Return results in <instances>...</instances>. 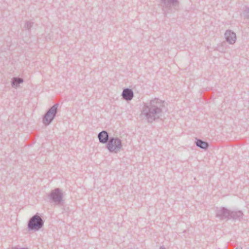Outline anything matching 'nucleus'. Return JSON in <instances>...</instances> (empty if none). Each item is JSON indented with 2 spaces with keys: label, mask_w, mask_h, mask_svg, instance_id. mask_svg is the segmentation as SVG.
Segmentation results:
<instances>
[{
  "label": "nucleus",
  "mask_w": 249,
  "mask_h": 249,
  "mask_svg": "<svg viewBox=\"0 0 249 249\" xmlns=\"http://www.w3.org/2000/svg\"><path fill=\"white\" fill-rule=\"evenodd\" d=\"M243 213L241 211H231L230 213V219L234 220L240 221L243 219Z\"/></svg>",
  "instance_id": "11"
},
{
  "label": "nucleus",
  "mask_w": 249,
  "mask_h": 249,
  "mask_svg": "<svg viewBox=\"0 0 249 249\" xmlns=\"http://www.w3.org/2000/svg\"><path fill=\"white\" fill-rule=\"evenodd\" d=\"M15 249H28L27 248H20V249H17V248H15Z\"/></svg>",
  "instance_id": "17"
},
{
  "label": "nucleus",
  "mask_w": 249,
  "mask_h": 249,
  "mask_svg": "<svg viewBox=\"0 0 249 249\" xmlns=\"http://www.w3.org/2000/svg\"><path fill=\"white\" fill-rule=\"evenodd\" d=\"M218 51H220V52H223V50H222V49H220V48H219Z\"/></svg>",
  "instance_id": "18"
},
{
  "label": "nucleus",
  "mask_w": 249,
  "mask_h": 249,
  "mask_svg": "<svg viewBox=\"0 0 249 249\" xmlns=\"http://www.w3.org/2000/svg\"><path fill=\"white\" fill-rule=\"evenodd\" d=\"M244 15L245 18H249V8H246L244 11Z\"/></svg>",
  "instance_id": "15"
},
{
  "label": "nucleus",
  "mask_w": 249,
  "mask_h": 249,
  "mask_svg": "<svg viewBox=\"0 0 249 249\" xmlns=\"http://www.w3.org/2000/svg\"><path fill=\"white\" fill-rule=\"evenodd\" d=\"M218 51H220V52H223V50H222V49H220V48H219Z\"/></svg>",
  "instance_id": "19"
},
{
  "label": "nucleus",
  "mask_w": 249,
  "mask_h": 249,
  "mask_svg": "<svg viewBox=\"0 0 249 249\" xmlns=\"http://www.w3.org/2000/svg\"><path fill=\"white\" fill-rule=\"evenodd\" d=\"M160 5L163 14L166 16L170 11L177 9L179 6V1L178 0H160Z\"/></svg>",
  "instance_id": "2"
},
{
  "label": "nucleus",
  "mask_w": 249,
  "mask_h": 249,
  "mask_svg": "<svg viewBox=\"0 0 249 249\" xmlns=\"http://www.w3.org/2000/svg\"><path fill=\"white\" fill-rule=\"evenodd\" d=\"M44 225V221L38 213L32 216L29 220L28 228L29 231H37L42 228Z\"/></svg>",
  "instance_id": "5"
},
{
  "label": "nucleus",
  "mask_w": 249,
  "mask_h": 249,
  "mask_svg": "<svg viewBox=\"0 0 249 249\" xmlns=\"http://www.w3.org/2000/svg\"><path fill=\"white\" fill-rule=\"evenodd\" d=\"M58 107L59 104H55L47 110L42 118L44 125H48L53 122L57 114Z\"/></svg>",
  "instance_id": "6"
},
{
  "label": "nucleus",
  "mask_w": 249,
  "mask_h": 249,
  "mask_svg": "<svg viewBox=\"0 0 249 249\" xmlns=\"http://www.w3.org/2000/svg\"><path fill=\"white\" fill-rule=\"evenodd\" d=\"M98 138L101 143L107 144L109 141L108 133L106 130H103L98 134Z\"/></svg>",
  "instance_id": "8"
},
{
  "label": "nucleus",
  "mask_w": 249,
  "mask_h": 249,
  "mask_svg": "<svg viewBox=\"0 0 249 249\" xmlns=\"http://www.w3.org/2000/svg\"><path fill=\"white\" fill-rule=\"evenodd\" d=\"M164 107V101L155 98L143 103L141 116L147 123H152L154 121L162 119Z\"/></svg>",
  "instance_id": "1"
},
{
  "label": "nucleus",
  "mask_w": 249,
  "mask_h": 249,
  "mask_svg": "<svg viewBox=\"0 0 249 249\" xmlns=\"http://www.w3.org/2000/svg\"><path fill=\"white\" fill-rule=\"evenodd\" d=\"M33 22L27 21L24 26V28L29 30L33 27Z\"/></svg>",
  "instance_id": "14"
},
{
  "label": "nucleus",
  "mask_w": 249,
  "mask_h": 249,
  "mask_svg": "<svg viewBox=\"0 0 249 249\" xmlns=\"http://www.w3.org/2000/svg\"><path fill=\"white\" fill-rule=\"evenodd\" d=\"M195 144L197 147L204 150H206L209 146L208 142L198 138H196Z\"/></svg>",
  "instance_id": "12"
},
{
  "label": "nucleus",
  "mask_w": 249,
  "mask_h": 249,
  "mask_svg": "<svg viewBox=\"0 0 249 249\" xmlns=\"http://www.w3.org/2000/svg\"><path fill=\"white\" fill-rule=\"evenodd\" d=\"M160 249H165V248L164 247H160Z\"/></svg>",
  "instance_id": "20"
},
{
  "label": "nucleus",
  "mask_w": 249,
  "mask_h": 249,
  "mask_svg": "<svg viewBox=\"0 0 249 249\" xmlns=\"http://www.w3.org/2000/svg\"><path fill=\"white\" fill-rule=\"evenodd\" d=\"M122 96L123 98L125 100L130 101L132 99L134 96L133 91L132 89H124L122 93Z\"/></svg>",
  "instance_id": "10"
},
{
  "label": "nucleus",
  "mask_w": 249,
  "mask_h": 249,
  "mask_svg": "<svg viewBox=\"0 0 249 249\" xmlns=\"http://www.w3.org/2000/svg\"><path fill=\"white\" fill-rule=\"evenodd\" d=\"M122 147V140L117 137H110L109 141L106 144V148L110 153H117Z\"/></svg>",
  "instance_id": "3"
},
{
  "label": "nucleus",
  "mask_w": 249,
  "mask_h": 249,
  "mask_svg": "<svg viewBox=\"0 0 249 249\" xmlns=\"http://www.w3.org/2000/svg\"><path fill=\"white\" fill-rule=\"evenodd\" d=\"M225 37L227 42L231 44H233L236 40L235 33L231 30H227L225 33Z\"/></svg>",
  "instance_id": "9"
},
{
  "label": "nucleus",
  "mask_w": 249,
  "mask_h": 249,
  "mask_svg": "<svg viewBox=\"0 0 249 249\" xmlns=\"http://www.w3.org/2000/svg\"><path fill=\"white\" fill-rule=\"evenodd\" d=\"M50 202L53 203L59 206H62L64 204L63 195L62 191L59 188L51 190L48 195Z\"/></svg>",
  "instance_id": "4"
},
{
  "label": "nucleus",
  "mask_w": 249,
  "mask_h": 249,
  "mask_svg": "<svg viewBox=\"0 0 249 249\" xmlns=\"http://www.w3.org/2000/svg\"><path fill=\"white\" fill-rule=\"evenodd\" d=\"M235 249H242V248L241 247H237Z\"/></svg>",
  "instance_id": "16"
},
{
  "label": "nucleus",
  "mask_w": 249,
  "mask_h": 249,
  "mask_svg": "<svg viewBox=\"0 0 249 249\" xmlns=\"http://www.w3.org/2000/svg\"><path fill=\"white\" fill-rule=\"evenodd\" d=\"M231 211L225 207H221L216 211V217L220 220L230 219Z\"/></svg>",
  "instance_id": "7"
},
{
  "label": "nucleus",
  "mask_w": 249,
  "mask_h": 249,
  "mask_svg": "<svg viewBox=\"0 0 249 249\" xmlns=\"http://www.w3.org/2000/svg\"><path fill=\"white\" fill-rule=\"evenodd\" d=\"M23 82V79L20 77H13L12 79L11 85L14 88H17L20 84Z\"/></svg>",
  "instance_id": "13"
}]
</instances>
